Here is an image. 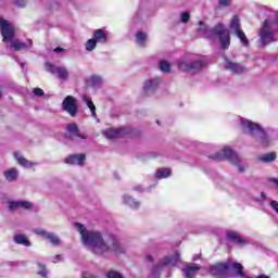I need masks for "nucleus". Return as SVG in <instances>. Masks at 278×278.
Here are the masks:
<instances>
[{
    "label": "nucleus",
    "mask_w": 278,
    "mask_h": 278,
    "mask_svg": "<svg viewBox=\"0 0 278 278\" xmlns=\"http://www.w3.org/2000/svg\"><path fill=\"white\" fill-rule=\"evenodd\" d=\"M160 86H162L161 77L149 78L143 84V93L146 94V97H152V94H155L157 92Z\"/></svg>",
    "instance_id": "9"
},
{
    "label": "nucleus",
    "mask_w": 278,
    "mask_h": 278,
    "mask_svg": "<svg viewBox=\"0 0 278 278\" xmlns=\"http://www.w3.org/2000/svg\"><path fill=\"white\" fill-rule=\"evenodd\" d=\"M66 129L71 136L75 138H80L81 140H86V135L79 132V128L77 127V124H68L66 126Z\"/></svg>",
    "instance_id": "23"
},
{
    "label": "nucleus",
    "mask_w": 278,
    "mask_h": 278,
    "mask_svg": "<svg viewBox=\"0 0 278 278\" xmlns=\"http://www.w3.org/2000/svg\"><path fill=\"white\" fill-rule=\"evenodd\" d=\"M108 278H124L118 271L111 270L106 274Z\"/></svg>",
    "instance_id": "36"
},
{
    "label": "nucleus",
    "mask_w": 278,
    "mask_h": 278,
    "mask_svg": "<svg viewBox=\"0 0 278 278\" xmlns=\"http://www.w3.org/2000/svg\"><path fill=\"white\" fill-rule=\"evenodd\" d=\"M146 260L147 262H153V254H147Z\"/></svg>",
    "instance_id": "46"
},
{
    "label": "nucleus",
    "mask_w": 278,
    "mask_h": 278,
    "mask_svg": "<svg viewBox=\"0 0 278 278\" xmlns=\"http://www.w3.org/2000/svg\"><path fill=\"white\" fill-rule=\"evenodd\" d=\"M199 25V34H202L205 38H218L222 49H229V45H231V36L229 35V29H227L223 23H218L212 29H210L203 21H200Z\"/></svg>",
    "instance_id": "3"
},
{
    "label": "nucleus",
    "mask_w": 278,
    "mask_h": 278,
    "mask_svg": "<svg viewBox=\"0 0 278 278\" xmlns=\"http://www.w3.org/2000/svg\"><path fill=\"white\" fill-rule=\"evenodd\" d=\"M108 36H110V33L103 28L96 29L93 31V39L97 41L99 45H105L108 42Z\"/></svg>",
    "instance_id": "18"
},
{
    "label": "nucleus",
    "mask_w": 278,
    "mask_h": 278,
    "mask_svg": "<svg viewBox=\"0 0 278 278\" xmlns=\"http://www.w3.org/2000/svg\"><path fill=\"white\" fill-rule=\"evenodd\" d=\"M181 270L186 278H192L194 275H197V273H199V270H201V267H199L197 264H193L185 266Z\"/></svg>",
    "instance_id": "19"
},
{
    "label": "nucleus",
    "mask_w": 278,
    "mask_h": 278,
    "mask_svg": "<svg viewBox=\"0 0 278 278\" xmlns=\"http://www.w3.org/2000/svg\"><path fill=\"white\" fill-rule=\"evenodd\" d=\"M241 129L244 134L254 138L256 142H260L262 147H268L273 140H277V132L267 134L260 124L248 118H241Z\"/></svg>",
    "instance_id": "2"
},
{
    "label": "nucleus",
    "mask_w": 278,
    "mask_h": 278,
    "mask_svg": "<svg viewBox=\"0 0 278 278\" xmlns=\"http://www.w3.org/2000/svg\"><path fill=\"white\" fill-rule=\"evenodd\" d=\"M35 233H37V236H41L43 240H48V242H51L53 247H60V237H58V235H55L54 232H49L45 229H36Z\"/></svg>",
    "instance_id": "13"
},
{
    "label": "nucleus",
    "mask_w": 278,
    "mask_h": 278,
    "mask_svg": "<svg viewBox=\"0 0 278 278\" xmlns=\"http://www.w3.org/2000/svg\"><path fill=\"white\" fill-rule=\"evenodd\" d=\"M15 5H17V8H25L27 5V0H16Z\"/></svg>",
    "instance_id": "42"
},
{
    "label": "nucleus",
    "mask_w": 278,
    "mask_h": 278,
    "mask_svg": "<svg viewBox=\"0 0 278 278\" xmlns=\"http://www.w3.org/2000/svg\"><path fill=\"white\" fill-rule=\"evenodd\" d=\"M278 31V17L274 20H265L262 28L258 31V42L261 47H266L270 42H275V34Z\"/></svg>",
    "instance_id": "5"
},
{
    "label": "nucleus",
    "mask_w": 278,
    "mask_h": 278,
    "mask_svg": "<svg viewBox=\"0 0 278 278\" xmlns=\"http://www.w3.org/2000/svg\"><path fill=\"white\" fill-rule=\"evenodd\" d=\"M46 70L48 73H51L52 75H58L59 79H61V81L68 80L70 74H68V70H66V67H58L54 64L47 62Z\"/></svg>",
    "instance_id": "12"
},
{
    "label": "nucleus",
    "mask_w": 278,
    "mask_h": 278,
    "mask_svg": "<svg viewBox=\"0 0 278 278\" xmlns=\"http://www.w3.org/2000/svg\"><path fill=\"white\" fill-rule=\"evenodd\" d=\"M123 203L128 205L131 210H138L140 207V201L134 199L131 195L125 194L123 195Z\"/></svg>",
    "instance_id": "22"
},
{
    "label": "nucleus",
    "mask_w": 278,
    "mask_h": 278,
    "mask_svg": "<svg viewBox=\"0 0 278 278\" xmlns=\"http://www.w3.org/2000/svg\"><path fill=\"white\" fill-rule=\"evenodd\" d=\"M179 71L188 73L190 71H199L205 66V62L202 60H195L194 58H181L177 61Z\"/></svg>",
    "instance_id": "8"
},
{
    "label": "nucleus",
    "mask_w": 278,
    "mask_h": 278,
    "mask_svg": "<svg viewBox=\"0 0 278 278\" xmlns=\"http://www.w3.org/2000/svg\"><path fill=\"white\" fill-rule=\"evenodd\" d=\"M159 68L162 73H170V63H168V61H161Z\"/></svg>",
    "instance_id": "33"
},
{
    "label": "nucleus",
    "mask_w": 278,
    "mask_h": 278,
    "mask_svg": "<svg viewBox=\"0 0 278 278\" xmlns=\"http://www.w3.org/2000/svg\"><path fill=\"white\" fill-rule=\"evenodd\" d=\"M62 110L70 114V116H77V112H79V108L77 105V99L73 96H67L62 102Z\"/></svg>",
    "instance_id": "10"
},
{
    "label": "nucleus",
    "mask_w": 278,
    "mask_h": 278,
    "mask_svg": "<svg viewBox=\"0 0 278 278\" xmlns=\"http://www.w3.org/2000/svg\"><path fill=\"white\" fill-rule=\"evenodd\" d=\"M277 160V154L270 152L267 154H262L258 156V162H263V164H270Z\"/></svg>",
    "instance_id": "25"
},
{
    "label": "nucleus",
    "mask_w": 278,
    "mask_h": 278,
    "mask_svg": "<svg viewBox=\"0 0 278 278\" xmlns=\"http://www.w3.org/2000/svg\"><path fill=\"white\" fill-rule=\"evenodd\" d=\"M170 175H172L170 168H162V169L156 170L155 178L156 179H166V178L170 177Z\"/></svg>",
    "instance_id": "29"
},
{
    "label": "nucleus",
    "mask_w": 278,
    "mask_h": 278,
    "mask_svg": "<svg viewBox=\"0 0 278 278\" xmlns=\"http://www.w3.org/2000/svg\"><path fill=\"white\" fill-rule=\"evenodd\" d=\"M14 242H15V244H22V247H31L29 239L27 237H25L24 235H15Z\"/></svg>",
    "instance_id": "26"
},
{
    "label": "nucleus",
    "mask_w": 278,
    "mask_h": 278,
    "mask_svg": "<svg viewBox=\"0 0 278 278\" xmlns=\"http://www.w3.org/2000/svg\"><path fill=\"white\" fill-rule=\"evenodd\" d=\"M27 47H31V40H28V43L14 40L11 46H7V49H11V51H23L27 49Z\"/></svg>",
    "instance_id": "20"
},
{
    "label": "nucleus",
    "mask_w": 278,
    "mask_h": 278,
    "mask_svg": "<svg viewBox=\"0 0 278 278\" xmlns=\"http://www.w3.org/2000/svg\"><path fill=\"white\" fill-rule=\"evenodd\" d=\"M235 36H237V38H239L240 42L243 45V47H249V39L247 38V34H244V30H237V33H235Z\"/></svg>",
    "instance_id": "31"
},
{
    "label": "nucleus",
    "mask_w": 278,
    "mask_h": 278,
    "mask_svg": "<svg viewBox=\"0 0 278 278\" xmlns=\"http://www.w3.org/2000/svg\"><path fill=\"white\" fill-rule=\"evenodd\" d=\"M75 229L80 233L83 244L94 253L96 255H103V253H125L127 248L121 243V239L116 235L109 236L106 242L103 240V236L99 231H89L81 223L74 224Z\"/></svg>",
    "instance_id": "1"
},
{
    "label": "nucleus",
    "mask_w": 278,
    "mask_h": 278,
    "mask_svg": "<svg viewBox=\"0 0 278 278\" xmlns=\"http://www.w3.org/2000/svg\"><path fill=\"white\" fill-rule=\"evenodd\" d=\"M18 207H21V201L10 202L9 203V208L12 210V211L18 210Z\"/></svg>",
    "instance_id": "39"
},
{
    "label": "nucleus",
    "mask_w": 278,
    "mask_h": 278,
    "mask_svg": "<svg viewBox=\"0 0 278 278\" xmlns=\"http://www.w3.org/2000/svg\"><path fill=\"white\" fill-rule=\"evenodd\" d=\"M33 93L35 94V97H45V90H42L41 88H35L33 90Z\"/></svg>",
    "instance_id": "41"
},
{
    "label": "nucleus",
    "mask_w": 278,
    "mask_h": 278,
    "mask_svg": "<svg viewBox=\"0 0 278 278\" xmlns=\"http://www.w3.org/2000/svg\"><path fill=\"white\" fill-rule=\"evenodd\" d=\"M229 270H231L230 277L248 278L247 274L243 271L244 267L240 263L231 264V262L227 261L225 263H218L210 267V273L213 275V277H227V275H229Z\"/></svg>",
    "instance_id": "4"
},
{
    "label": "nucleus",
    "mask_w": 278,
    "mask_h": 278,
    "mask_svg": "<svg viewBox=\"0 0 278 278\" xmlns=\"http://www.w3.org/2000/svg\"><path fill=\"white\" fill-rule=\"evenodd\" d=\"M225 68L230 71V73H235V75H242V73H247V67L242 66V64L230 61L229 59H225Z\"/></svg>",
    "instance_id": "16"
},
{
    "label": "nucleus",
    "mask_w": 278,
    "mask_h": 278,
    "mask_svg": "<svg viewBox=\"0 0 278 278\" xmlns=\"http://www.w3.org/2000/svg\"><path fill=\"white\" fill-rule=\"evenodd\" d=\"M60 260H62V255L58 254L52 258L53 264H58V262H60Z\"/></svg>",
    "instance_id": "44"
},
{
    "label": "nucleus",
    "mask_w": 278,
    "mask_h": 278,
    "mask_svg": "<svg viewBox=\"0 0 278 278\" xmlns=\"http://www.w3.org/2000/svg\"><path fill=\"white\" fill-rule=\"evenodd\" d=\"M14 155L20 166H23L24 168H34V166H36V163H33L31 161L24 159L23 154H21L20 152H16Z\"/></svg>",
    "instance_id": "21"
},
{
    "label": "nucleus",
    "mask_w": 278,
    "mask_h": 278,
    "mask_svg": "<svg viewBox=\"0 0 278 278\" xmlns=\"http://www.w3.org/2000/svg\"><path fill=\"white\" fill-rule=\"evenodd\" d=\"M37 266L39 268L37 274L40 275L41 277H47V268L45 267V264L37 263Z\"/></svg>",
    "instance_id": "35"
},
{
    "label": "nucleus",
    "mask_w": 278,
    "mask_h": 278,
    "mask_svg": "<svg viewBox=\"0 0 278 278\" xmlns=\"http://www.w3.org/2000/svg\"><path fill=\"white\" fill-rule=\"evenodd\" d=\"M178 262H181L179 252H175L173 256H165L156 265L152 267V277H160V273L166 268V266H177Z\"/></svg>",
    "instance_id": "7"
},
{
    "label": "nucleus",
    "mask_w": 278,
    "mask_h": 278,
    "mask_svg": "<svg viewBox=\"0 0 278 278\" xmlns=\"http://www.w3.org/2000/svg\"><path fill=\"white\" fill-rule=\"evenodd\" d=\"M147 38H148V36L146 33L138 31L136 34L137 45H139V47H144V43L147 42Z\"/></svg>",
    "instance_id": "32"
},
{
    "label": "nucleus",
    "mask_w": 278,
    "mask_h": 278,
    "mask_svg": "<svg viewBox=\"0 0 278 278\" xmlns=\"http://www.w3.org/2000/svg\"><path fill=\"white\" fill-rule=\"evenodd\" d=\"M220 8H229L231 5V0H218Z\"/></svg>",
    "instance_id": "40"
},
{
    "label": "nucleus",
    "mask_w": 278,
    "mask_h": 278,
    "mask_svg": "<svg viewBox=\"0 0 278 278\" xmlns=\"http://www.w3.org/2000/svg\"><path fill=\"white\" fill-rule=\"evenodd\" d=\"M7 181H16L18 179V172L15 168H11L4 172Z\"/></svg>",
    "instance_id": "27"
},
{
    "label": "nucleus",
    "mask_w": 278,
    "mask_h": 278,
    "mask_svg": "<svg viewBox=\"0 0 278 278\" xmlns=\"http://www.w3.org/2000/svg\"><path fill=\"white\" fill-rule=\"evenodd\" d=\"M84 103L87 104V106L89 108L90 112H91V116L93 118H97V106H94V102H92V100L88 97H85L83 99Z\"/></svg>",
    "instance_id": "28"
},
{
    "label": "nucleus",
    "mask_w": 278,
    "mask_h": 278,
    "mask_svg": "<svg viewBox=\"0 0 278 278\" xmlns=\"http://www.w3.org/2000/svg\"><path fill=\"white\" fill-rule=\"evenodd\" d=\"M0 31L3 37V42H12V40H14V27L2 17H0Z\"/></svg>",
    "instance_id": "11"
},
{
    "label": "nucleus",
    "mask_w": 278,
    "mask_h": 278,
    "mask_svg": "<svg viewBox=\"0 0 278 278\" xmlns=\"http://www.w3.org/2000/svg\"><path fill=\"white\" fill-rule=\"evenodd\" d=\"M20 207H22L23 210H31L33 204L27 201H20Z\"/></svg>",
    "instance_id": "38"
},
{
    "label": "nucleus",
    "mask_w": 278,
    "mask_h": 278,
    "mask_svg": "<svg viewBox=\"0 0 278 278\" xmlns=\"http://www.w3.org/2000/svg\"><path fill=\"white\" fill-rule=\"evenodd\" d=\"M135 190H137V192H142V187H140V186L135 187Z\"/></svg>",
    "instance_id": "47"
},
{
    "label": "nucleus",
    "mask_w": 278,
    "mask_h": 278,
    "mask_svg": "<svg viewBox=\"0 0 278 278\" xmlns=\"http://www.w3.org/2000/svg\"><path fill=\"white\" fill-rule=\"evenodd\" d=\"M103 84V78L101 76L93 75L89 78V85L92 88H99Z\"/></svg>",
    "instance_id": "30"
},
{
    "label": "nucleus",
    "mask_w": 278,
    "mask_h": 278,
    "mask_svg": "<svg viewBox=\"0 0 278 278\" xmlns=\"http://www.w3.org/2000/svg\"><path fill=\"white\" fill-rule=\"evenodd\" d=\"M208 157L214 162H223V160H228L231 162V164L237 166L239 173H244V164L242 163L240 155H238V152L233 151L231 148L226 147L220 152H217Z\"/></svg>",
    "instance_id": "6"
},
{
    "label": "nucleus",
    "mask_w": 278,
    "mask_h": 278,
    "mask_svg": "<svg viewBox=\"0 0 278 278\" xmlns=\"http://www.w3.org/2000/svg\"><path fill=\"white\" fill-rule=\"evenodd\" d=\"M226 238L229 242L237 244V247H239L240 249H242V247H247V244H249V242L245 241L244 238L240 237V233L238 231H228L226 233Z\"/></svg>",
    "instance_id": "15"
},
{
    "label": "nucleus",
    "mask_w": 278,
    "mask_h": 278,
    "mask_svg": "<svg viewBox=\"0 0 278 278\" xmlns=\"http://www.w3.org/2000/svg\"><path fill=\"white\" fill-rule=\"evenodd\" d=\"M86 163V154H72L65 159V164H71L72 166H84Z\"/></svg>",
    "instance_id": "17"
},
{
    "label": "nucleus",
    "mask_w": 278,
    "mask_h": 278,
    "mask_svg": "<svg viewBox=\"0 0 278 278\" xmlns=\"http://www.w3.org/2000/svg\"><path fill=\"white\" fill-rule=\"evenodd\" d=\"M255 278H269V277L266 276V275H258V276H256Z\"/></svg>",
    "instance_id": "48"
},
{
    "label": "nucleus",
    "mask_w": 278,
    "mask_h": 278,
    "mask_svg": "<svg viewBox=\"0 0 278 278\" xmlns=\"http://www.w3.org/2000/svg\"><path fill=\"white\" fill-rule=\"evenodd\" d=\"M54 53H64V48H60V47L55 48Z\"/></svg>",
    "instance_id": "45"
},
{
    "label": "nucleus",
    "mask_w": 278,
    "mask_h": 278,
    "mask_svg": "<svg viewBox=\"0 0 278 278\" xmlns=\"http://www.w3.org/2000/svg\"><path fill=\"white\" fill-rule=\"evenodd\" d=\"M190 21V13L189 12H182L180 14V22L181 23H188Z\"/></svg>",
    "instance_id": "37"
},
{
    "label": "nucleus",
    "mask_w": 278,
    "mask_h": 278,
    "mask_svg": "<svg viewBox=\"0 0 278 278\" xmlns=\"http://www.w3.org/2000/svg\"><path fill=\"white\" fill-rule=\"evenodd\" d=\"M229 29H230V31H233V34L242 30L240 28V17H238V15L232 16V18L230 21Z\"/></svg>",
    "instance_id": "24"
},
{
    "label": "nucleus",
    "mask_w": 278,
    "mask_h": 278,
    "mask_svg": "<svg viewBox=\"0 0 278 278\" xmlns=\"http://www.w3.org/2000/svg\"><path fill=\"white\" fill-rule=\"evenodd\" d=\"M265 200H266V193L264 192H261V197L255 199L256 203H264Z\"/></svg>",
    "instance_id": "43"
},
{
    "label": "nucleus",
    "mask_w": 278,
    "mask_h": 278,
    "mask_svg": "<svg viewBox=\"0 0 278 278\" xmlns=\"http://www.w3.org/2000/svg\"><path fill=\"white\" fill-rule=\"evenodd\" d=\"M193 260H194V262H197V260H199V256L193 257Z\"/></svg>",
    "instance_id": "49"
},
{
    "label": "nucleus",
    "mask_w": 278,
    "mask_h": 278,
    "mask_svg": "<svg viewBox=\"0 0 278 278\" xmlns=\"http://www.w3.org/2000/svg\"><path fill=\"white\" fill-rule=\"evenodd\" d=\"M86 51H94L97 49V41L91 38L85 43Z\"/></svg>",
    "instance_id": "34"
},
{
    "label": "nucleus",
    "mask_w": 278,
    "mask_h": 278,
    "mask_svg": "<svg viewBox=\"0 0 278 278\" xmlns=\"http://www.w3.org/2000/svg\"><path fill=\"white\" fill-rule=\"evenodd\" d=\"M102 134L109 140H114L116 138H124V136H127V134H129V130L125 128H109L106 130H103Z\"/></svg>",
    "instance_id": "14"
}]
</instances>
